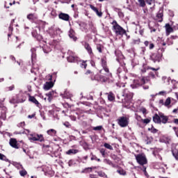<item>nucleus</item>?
I'll use <instances>...</instances> for the list:
<instances>
[{
	"mask_svg": "<svg viewBox=\"0 0 178 178\" xmlns=\"http://www.w3.org/2000/svg\"><path fill=\"white\" fill-rule=\"evenodd\" d=\"M32 36L36 38L38 41H41L42 40V36L40 35V27L36 26L32 31Z\"/></svg>",
	"mask_w": 178,
	"mask_h": 178,
	"instance_id": "6e6552de",
	"label": "nucleus"
},
{
	"mask_svg": "<svg viewBox=\"0 0 178 178\" xmlns=\"http://www.w3.org/2000/svg\"><path fill=\"white\" fill-rule=\"evenodd\" d=\"M9 144H10V147H13V148L19 149V146H17V140L15 138H10Z\"/></svg>",
	"mask_w": 178,
	"mask_h": 178,
	"instance_id": "6ab92c4d",
	"label": "nucleus"
},
{
	"mask_svg": "<svg viewBox=\"0 0 178 178\" xmlns=\"http://www.w3.org/2000/svg\"><path fill=\"white\" fill-rule=\"evenodd\" d=\"M109 79L111 78L106 77L104 75H96L95 76V80H97V81H100L101 83H106Z\"/></svg>",
	"mask_w": 178,
	"mask_h": 178,
	"instance_id": "f8f14e48",
	"label": "nucleus"
},
{
	"mask_svg": "<svg viewBox=\"0 0 178 178\" xmlns=\"http://www.w3.org/2000/svg\"><path fill=\"white\" fill-rule=\"evenodd\" d=\"M60 95L63 99H70L73 97V95L67 90H65L64 93H60Z\"/></svg>",
	"mask_w": 178,
	"mask_h": 178,
	"instance_id": "2eb2a0df",
	"label": "nucleus"
},
{
	"mask_svg": "<svg viewBox=\"0 0 178 178\" xmlns=\"http://www.w3.org/2000/svg\"><path fill=\"white\" fill-rule=\"evenodd\" d=\"M24 124H25V122H22L19 124H17V127H24Z\"/></svg>",
	"mask_w": 178,
	"mask_h": 178,
	"instance_id": "774afa93",
	"label": "nucleus"
},
{
	"mask_svg": "<svg viewBox=\"0 0 178 178\" xmlns=\"http://www.w3.org/2000/svg\"><path fill=\"white\" fill-rule=\"evenodd\" d=\"M19 175L22 177H24V176H26V175H27V171H26V170H24V169L19 170Z\"/></svg>",
	"mask_w": 178,
	"mask_h": 178,
	"instance_id": "c03bdc74",
	"label": "nucleus"
},
{
	"mask_svg": "<svg viewBox=\"0 0 178 178\" xmlns=\"http://www.w3.org/2000/svg\"><path fill=\"white\" fill-rule=\"evenodd\" d=\"M162 80L163 81H165V80H167L168 83H169V81H170V77L167 78L166 76H163Z\"/></svg>",
	"mask_w": 178,
	"mask_h": 178,
	"instance_id": "338daca9",
	"label": "nucleus"
},
{
	"mask_svg": "<svg viewBox=\"0 0 178 178\" xmlns=\"http://www.w3.org/2000/svg\"><path fill=\"white\" fill-rule=\"evenodd\" d=\"M165 30H166V33H168L169 34L170 33H173V28H172L170 26V24H165Z\"/></svg>",
	"mask_w": 178,
	"mask_h": 178,
	"instance_id": "2f4dec72",
	"label": "nucleus"
},
{
	"mask_svg": "<svg viewBox=\"0 0 178 178\" xmlns=\"http://www.w3.org/2000/svg\"><path fill=\"white\" fill-rule=\"evenodd\" d=\"M117 172H118L121 176H126V171L123 169L118 170Z\"/></svg>",
	"mask_w": 178,
	"mask_h": 178,
	"instance_id": "a19ab883",
	"label": "nucleus"
},
{
	"mask_svg": "<svg viewBox=\"0 0 178 178\" xmlns=\"http://www.w3.org/2000/svg\"><path fill=\"white\" fill-rule=\"evenodd\" d=\"M13 23H15V19L11 20L10 24L8 28L10 32L8 34V37H10V35H12V31H13Z\"/></svg>",
	"mask_w": 178,
	"mask_h": 178,
	"instance_id": "c85d7f7f",
	"label": "nucleus"
},
{
	"mask_svg": "<svg viewBox=\"0 0 178 178\" xmlns=\"http://www.w3.org/2000/svg\"><path fill=\"white\" fill-rule=\"evenodd\" d=\"M17 100H16V99H15L14 97H13L11 99H10V104H17Z\"/></svg>",
	"mask_w": 178,
	"mask_h": 178,
	"instance_id": "052dcab7",
	"label": "nucleus"
},
{
	"mask_svg": "<svg viewBox=\"0 0 178 178\" xmlns=\"http://www.w3.org/2000/svg\"><path fill=\"white\" fill-rule=\"evenodd\" d=\"M138 1L139 2V5L141 8H144L145 6V0H138Z\"/></svg>",
	"mask_w": 178,
	"mask_h": 178,
	"instance_id": "a18cd8bd",
	"label": "nucleus"
},
{
	"mask_svg": "<svg viewBox=\"0 0 178 178\" xmlns=\"http://www.w3.org/2000/svg\"><path fill=\"white\" fill-rule=\"evenodd\" d=\"M135 158L137 163L140 165V168L143 166H145L147 163H148V161L147 160V157L144 154H135Z\"/></svg>",
	"mask_w": 178,
	"mask_h": 178,
	"instance_id": "7ed1b4c3",
	"label": "nucleus"
},
{
	"mask_svg": "<svg viewBox=\"0 0 178 178\" xmlns=\"http://www.w3.org/2000/svg\"><path fill=\"white\" fill-rule=\"evenodd\" d=\"M74 160H70L69 162H68V165L69 166H73V165H74Z\"/></svg>",
	"mask_w": 178,
	"mask_h": 178,
	"instance_id": "69168bd1",
	"label": "nucleus"
},
{
	"mask_svg": "<svg viewBox=\"0 0 178 178\" xmlns=\"http://www.w3.org/2000/svg\"><path fill=\"white\" fill-rule=\"evenodd\" d=\"M47 97H56V91H50L48 93L46 94Z\"/></svg>",
	"mask_w": 178,
	"mask_h": 178,
	"instance_id": "c9c22d12",
	"label": "nucleus"
},
{
	"mask_svg": "<svg viewBox=\"0 0 178 178\" xmlns=\"http://www.w3.org/2000/svg\"><path fill=\"white\" fill-rule=\"evenodd\" d=\"M171 152L175 161H178V148L172 149Z\"/></svg>",
	"mask_w": 178,
	"mask_h": 178,
	"instance_id": "393cba45",
	"label": "nucleus"
},
{
	"mask_svg": "<svg viewBox=\"0 0 178 178\" xmlns=\"http://www.w3.org/2000/svg\"><path fill=\"white\" fill-rule=\"evenodd\" d=\"M90 159L91 161H97V162H101V159H98V157H97V156L95 155H92V157Z\"/></svg>",
	"mask_w": 178,
	"mask_h": 178,
	"instance_id": "49530a36",
	"label": "nucleus"
},
{
	"mask_svg": "<svg viewBox=\"0 0 178 178\" xmlns=\"http://www.w3.org/2000/svg\"><path fill=\"white\" fill-rule=\"evenodd\" d=\"M104 163H106L107 165H110V166L115 168V164H113V163H112V161L106 159H104Z\"/></svg>",
	"mask_w": 178,
	"mask_h": 178,
	"instance_id": "e433bc0d",
	"label": "nucleus"
},
{
	"mask_svg": "<svg viewBox=\"0 0 178 178\" xmlns=\"http://www.w3.org/2000/svg\"><path fill=\"white\" fill-rule=\"evenodd\" d=\"M50 15L52 16V17H56V16H58V14H56V10L54 9L51 10Z\"/></svg>",
	"mask_w": 178,
	"mask_h": 178,
	"instance_id": "de8ad7c7",
	"label": "nucleus"
},
{
	"mask_svg": "<svg viewBox=\"0 0 178 178\" xmlns=\"http://www.w3.org/2000/svg\"><path fill=\"white\" fill-rule=\"evenodd\" d=\"M165 106H169L170 105V98H168L165 102H164Z\"/></svg>",
	"mask_w": 178,
	"mask_h": 178,
	"instance_id": "8fccbe9b",
	"label": "nucleus"
},
{
	"mask_svg": "<svg viewBox=\"0 0 178 178\" xmlns=\"http://www.w3.org/2000/svg\"><path fill=\"white\" fill-rule=\"evenodd\" d=\"M97 49L100 54H102V45L98 44L97 46Z\"/></svg>",
	"mask_w": 178,
	"mask_h": 178,
	"instance_id": "603ef678",
	"label": "nucleus"
},
{
	"mask_svg": "<svg viewBox=\"0 0 178 178\" xmlns=\"http://www.w3.org/2000/svg\"><path fill=\"white\" fill-rule=\"evenodd\" d=\"M143 122L145 124H148V123H149V122H151V120L146 118V119L143 120Z\"/></svg>",
	"mask_w": 178,
	"mask_h": 178,
	"instance_id": "13d9d810",
	"label": "nucleus"
},
{
	"mask_svg": "<svg viewBox=\"0 0 178 178\" xmlns=\"http://www.w3.org/2000/svg\"><path fill=\"white\" fill-rule=\"evenodd\" d=\"M67 60L70 63H74V62H77L78 58L73 56H70L67 58Z\"/></svg>",
	"mask_w": 178,
	"mask_h": 178,
	"instance_id": "a878e982",
	"label": "nucleus"
},
{
	"mask_svg": "<svg viewBox=\"0 0 178 178\" xmlns=\"http://www.w3.org/2000/svg\"><path fill=\"white\" fill-rule=\"evenodd\" d=\"M63 124L65 126V127H67V129L72 128V124H70L69 122H65Z\"/></svg>",
	"mask_w": 178,
	"mask_h": 178,
	"instance_id": "864d4df0",
	"label": "nucleus"
},
{
	"mask_svg": "<svg viewBox=\"0 0 178 178\" xmlns=\"http://www.w3.org/2000/svg\"><path fill=\"white\" fill-rule=\"evenodd\" d=\"M59 19L61 20H64L65 22H69V19H70V16L68 14L61 13L58 15Z\"/></svg>",
	"mask_w": 178,
	"mask_h": 178,
	"instance_id": "a211bd4d",
	"label": "nucleus"
},
{
	"mask_svg": "<svg viewBox=\"0 0 178 178\" xmlns=\"http://www.w3.org/2000/svg\"><path fill=\"white\" fill-rule=\"evenodd\" d=\"M148 69H150V70H154V72H157V70L159 68H154V67H145L141 70V72L142 73H145V72H147V70H148Z\"/></svg>",
	"mask_w": 178,
	"mask_h": 178,
	"instance_id": "c756f323",
	"label": "nucleus"
},
{
	"mask_svg": "<svg viewBox=\"0 0 178 178\" xmlns=\"http://www.w3.org/2000/svg\"><path fill=\"white\" fill-rule=\"evenodd\" d=\"M117 122L120 127H127L129 126V119L127 117L122 116L119 117Z\"/></svg>",
	"mask_w": 178,
	"mask_h": 178,
	"instance_id": "39448f33",
	"label": "nucleus"
},
{
	"mask_svg": "<svg viewBox=\"0 0 178 178\" xmlns=\"http://www.w3.org/2000/svg\"><path fill=\"white\" fill-rule=\"evenodd\" d=\"M79 149H70L66 152L67 155H76V154H78Z\"/></svg>",
	"mask_w": 178,
	"mask_h": 178,
	"instance_id": "b1692460",
	"label": "nucleus"
},
{
	"mask_svg": "<svg viewBox=\"0 0 178 178\" xmlns=\"http://www.w3.org/2000/svg\"><path fill=\"white\" fill-rule=\"evenodd\" d=\"M102 129H104L102 125L92 127V130H94V131H101V130H102Z\"/></svg>",
	"mask_w": 178,
	"mask_h": 178,
	"instance_id": "4c0bfd02",
	"label": "nucleus"
},
{
	"mask_svg": "<svg viewBox=\"0 0 178 178\" xmlns=\"http://www.w3.org/2000/svg\"><path fill=\"white\" fill-rule=\"evenodd\" d=\"M138 61L137 59L134 58L131 60V65L133 66V67H134V66H137V65H138Z\"/></svg>",
	"mask_w": 178,
	"mask_h": 178,
	"instance_id": "79ce46f5",
	"label": "nucleus"
},
{
	"mask_svg": "<svg viewBox=\"0 0 178 178\" xmlns=\"http://www.w3.org/2000/svg\"><path fill=\"white\" fill-rule=\"evenodd\" d=\"M90 9H92V11H94L95 13L97 12L98 10V8H97V7L92 6V5H90Z\"/></svg>",
	"mask_w": 178,
	"mask_h": 178,
	"instance_id": "4d7b16f0",
	"label": "nucleus"
},
{
	"mask_svg": "<svg viewBox=\"0 0 178 178\" xmlns=\"http://www.w3.org/2000/svg\"><path fill=\"white\" fill-rule=\"evenodd\" d=\"M92 172V167H88L84 168L82 171L81 173H91Z\"/></svg>",
	"mask_w": 178,
	"mask_h": 178,
	"instance_id": "f704fd0d",
	"label": "nucleus"
},
{
	"mask_svg": "<svg viewBox=\"0 0 178 178\" xmlns=\"http://www.w3.org/2000/svg\"><path fill=\"white\" fill-rule=\"evenodd\" d=\"M0 111H1L0 119L1 120H6V112L8 111V108L6 106L1 104V106H0Z\"/></svg>",
	"mask_w": 178,
	"mask_h": 178,
	"instance_id": "9b49d317",
	"label": "nucleus"
},
{
	"mask_svg": "<svg viewBox=\"0 0 178 178\" xmlns=\"http://www.w3.org/2000/svg\"><path fill=\"white\" fill-rule=\"evenodd\" d=\"M29 100L30 101V102H32L33 104H35V105L39 106L40 105V102H38V100L35 99V97L29 95Z\"/></svg>",
	"mask_w": 178,
	"mask_h": 178,
	"instance_id": "cd10ccee",
	"label": "nucleus"
},
{
	"mask_svg": "<svg viewBox=\"0 0 178 178\" xmlns=\"http://www.w3.org/2000/svg\"><path fill=\"white\" fill-rule=\"evenodd\" d=\"M147 83H149V81L148 80H145V78L142 77L138 79L134 80L133 83L131 84V87L133 89L138 88V87H140L143 84H147Z\"/></svg>",
	"mask_w": 178,
	"mask_h": 178,
	"instance_id": "20e7f679",
	"label": "nucleus"
},
{
	"mask_svg": "<svg viewBox=\"0 0 178 178\" xmlns=\"http://www.w3.org/2000/svg\"><path fill=\"white\" fill-rule=\"evenodd\" d=\"M6 90V91H13V90H15V85H12L10 87H7Z\"/></svg>",
	"mask_w": 178,
	"mask_h": 178,
	"instance_id": "3c124183",
	"label": "nucleus"
},
{
	"mask_svg": "<svg viewBox=\"0 0 178 178\" xmlns=\"http://www.w3.org/2000/svg\"><path fill=\"white\" fill-rule=\"evenodd\" d=\"M101 62H102V67H105L108 66V65H106V60L104 58H102Z\"/></svg>",
	"mask_w": 178,
	"mask_h": 178,
	"instance_id": "09e8293b",
	"label": "nucleus"
},
{
	"mask_svg": "<svg viewBox=\"0 0 178 178\" xmlns=\"http://www.w3.org/2000/svg\"><path fill=\"white\" fill-rule=\"evenodd\" d=\"M26 18L31 22H34V20H37V19H38V15L35 13H30L27 15Z\"/></svg>",
	"mask_w": 178,
	"mask_h": 178,
	"instance_id": "f3484780",
	"label": "nucleus"
},
{
	"mask_svg": "<svg viewBox=\"0 0 178 178\" xmlns=\"http://www.w3.org/2000/svg\"><path fill=\"white\" fill-rule=\"evenodd\" d=\"M35 51H37L35 48H32L31 49L32 63H34V62H35V60L37 59V54H35Z\"/></svg>",
	"mask_w": 178,
	"mask_h": 178,
	"instance_id": "412c9836",
	"label": "nucleus"
},
{
	"mask_svg": "<svg viewBox=\"0 0 178 178\" xmlns=\"http://www.w3.org/2000/svg\"><path fill=\"white\" fill-rule=\"evenodd\" d=\"M140 112H142L143 115H145V113H147V109L144 107H141L140 108Z\"/></svg>",
	"mask_w": 178,
	"mask_h": 178,
	"instance_id": "6e6d98bb",
	"label": "nucleus"
},
{
	"mask_svg": "<svg viewBox=\"0 0 178 178\" xmlns=\"http://www.w3.org/2000/svg\"><path fill=\"white\" fill-rule=\"evenodd\" d=\"M149 130L151 131V133H153L154 134H155V133H158V129L152 127L151 129L149 128Z\"/></svg>",
	"mask_w": 178,
	"mask_h": 178,
	"instance_id": "5fc2aeb1",
	"label": "nucleus"
},
{
	"mask_svg": "<svg viewBox=\"0 0 178 178\" xmlns=\"http://www.w3.org/2000/svg\"><path fill=\"white\" fill-rule=\"evenodd\" d=\"M121 67H119L117 69L116 71V74L118 75V76L119 77V79H120L121 77H122V74H123V70L124 69V63H123L122 64H120Z\"/></svg>",
	"mask_w": 178,
	"mask_h": 178,
	"instance_id": "4468645a",
	"label": "nucleus"
},
{
	"mask_svg": "<svg viewBox=\"0 0 178 178\" xmlns=\"http://www.w3.org/2000/svg\"><path fill=\"white\" fill-rule=\"evenodd\" d=\"M140 169H141V170H143V172H144V175L145 176H148V172H147V166L140 167Z\"/></svg>",
	"mask_w": 178,
	"mask_h": 178,
	"instance_id": "37998d69",
	"label": "nucleus"
},
{
	"mask_svg": "<svg viewBox=\"0 0 178 178\" xmlns=\"http://www.w3.org/2000/svg\"><path fill=\"white\" fill-rule=\"evenodd\" d=\"M108 95V101H115V95L112 92L106 93Z\"/></svg>",
	"mask_w": 178,
	"mask_h": 178,
	"instance_id": "72a5a7b5",
	"label": "nucleus"
},
{
	"mask_svg": "<svg viewBox=\"0 0 178 178\" xmlns=\"http://www.w3.org/2000/svg\"><path fill=\"white\" fill-rule=\"evenodd\" d=\"M104 147H105V148L107 149H110V151H113V147H112V145H111L109 143H104Z\"/></svg>",
	"mask_w": 178,
	"mask_h": 178,
	"instance_id": "58836bf2",
	"label": "nucleus"
},
{
	"mask_svg": "<svg viewBox=\"0 0 178 178\" xmlns=\"http://www.w3.org/2000/svg\"><path fill=\"white\" fill-rule=\"evenodd\" d=\"M113 26V30L116 35H124L126 34V30L123 29V27L120 26L119 24H118V22L114 20L112 22Z\"/></svg>",
	"mask_w": 178,
	"mask_h": 178,
	"instance_id": "f257e3e1",
	"label": "nucleus"
},
{
	"mask_svg": "<svg viewBox=\"0 0 178 178\" xmlns=\"http://www.w3.org/2000/svg\"><path fill=\"white\" fill-rule=\"evenodd\" d=\"M160 120L161 123H163V124H166L169 120V118L165 115L164 113H160Z\"/></svg>",
	"mask_w": 178,
	"mask_h": 178,
	"instance_id": "dca6fc26",
	"label": "nucleus"
},
{
	"mask_svg": "<svg viewBox=\"0 0 178 178\" xmlns=\"http://www.w3.org/2000/svg\"><path fill=\"white\" fill-rule=\"evenodd\" d=\"M81 67H83V69H86V67H87V63H86L85 61H83V62L81 63Z\"/></svg>",
	"mask_w": 178,
	"mask_h": 178,
	"instance_id": "bf43d9fd",
	"label": "nucleus"
},
{
	"mask_svg": "<svg viewBox=\"0 0 178 178\" xmlns=\"http://www.w3.org/2000/svg\"><path fill=\"white\" fill-rule=\"evenodd\" d=\"M68 35L71 40H73V41H76L77 38L76 37L74 31L73 29H70L68 32Z\"/></svg>",
	"mask_w": 178,
	"mask_h": 178,
	"instance_id": "4be33fe9",
	"label": "nucleus"
},
{
	"mask_svg": "<svg viewBox=\"0 0 178 178\" xmlns=\"http://www.w3.org/2000/svg\"><path fill=\"white\" fill-rule=\"evenodd\" d=\"M53 75L49 74L47 76V79L49 80V82H46L44 84L43 88L45 91H48V90H51L52 87H54V82H52Z\"/></svg>",
	"mask_w": 178,
	"mask_h": 178,
	"instance_id": "0eeeda50",
	"label": "nucleus"
},
{
	"mask_svg": "<svg viewBox=\"0 0 178 178\" xmlns=\"http://www.w3.org/2000/svg\"><path fill=\"white\" fill-rule=\"evenodd\" d=\"M133 92H131L127 89H124L122 92V97H124V99H122V104H130L131 101H133Z\"/></svg>",
	"mask_w": 178,
	"mask_h": 178,
	"instance_id": "f03ea898",
	"label": "nucleus"
},
{
	"mask_svg": "<svg viewBox=\"0 0 178 178\" xmlns=\"http://www.w3.org/2000/svg\"><path fill=\"white\" fill-rule=\"evenodd\" d=\"M156 19L159 23L163 21V11L162 10H160L157 13Z\"/></svg>",
	"mask_w": 178,
	"mask_h": 178,
	"instance_id": "aec40b11",
	"label": "nucleus"
},
{
	"mask_svg": "<svg viewBox=\"0 0 178 178\" xmlns=\"http://www.w3.org/2000/svg\"><path fill=\"white\" fill-rule=\"evenodd\" d=\"M99 152L102 154L103 158H106V155H108V152H106V149L104 148H102L99 149Z\"/></svg>",
	"mask_w": 178,
	"mask_h": 178,
	"instance_id": "473e14b6",
	"label": "nucleus"
},
{
	"mask_svg": "<svg viewBox=\"0 0 178 178\" xmlns=\"http://www.w3.org/2000/svg\"><path fill=\"white\" fill-rule=\"evenodd\" d=\"M96 15H97L99 16V17H102V12L99 11V10H97L95 12Z\"/></svg>",
	"mask_w": 178,
	"mask_h": 178,
	"instance_id": "e2e57ef3",
	"label": "nucleus"
},
{
	"mask_svg": "<svg viewBox=\"0 0 178 178\" xmlns=\"http://www.w3.org/2000/svg\"><path fill=\"white\" fill-rule=\"evenodd\" d=\"M84 48L86 49V51H88L89 54L92 55V49H91V47L88 43L85 42Z\"/></svg>",
	"mask_w": 178,
	"mask_h": 178,
	"instance_id": "bb28decb",
	"label": "nucleus"
},
{
	"mask_svg": "<svg viewBox=\"0 0 178 178\" xmlns=\"http://www.w3.org/2000/svg\"><path fill=\"white\" fill-rule=\"evenodd\" d=\"M83 116H84L83 114L79 115L77 111H72L71 115H70V118L71 120H72V122H76V119L83 120V119H81Z\"/></svg>",
	"mask_w": 178,
	"mask_h": 178,
	"instance_id": "1a4fd4ad",
	"label": "nucleus"
},
{
	"mask_svg": "<svg viewBox=\"0 0 178 178\" xmlns=\"http://www.w3.org/2000/svg\"><path fill=\"white\" fill-rule=\"evenodd\" d=\"M30 136L31 137L29 138L30 141H40V143H44L45 140L42 134H31Z\"/></svg>",
	"mask_w": 178,
	"mask_h": 178,
	"instance_id": "423d86ee",
	"label": "nucleus"
},
{
	"mask_svg": "<svg viewBox=\"0 0 178 178\" xmlns=\"http://www.w3.org/2000/svg\"><path fill=\"white\" fill-rule=\"evenodd\" d=\"M47 133L49 136H51L52 137L56 136V130L54 129L47 130Z\"/></svg>",
	"mask_w": 178,
	"mask_h": 178,
	"instance_id": "7c9ffc66",
	"label": "nucleus"
},
{
	"mask_svg": "<svg viewBox=\"0 0 178 178\" xmlns=\"http://www.w3.org/2000/svg\"><path fill=\"white\" fill-rule=\"evenodd\" d=\"M150 59L155 63L162 60V55L159 53H153L150 56Z\"/></svg>",
	"mask_w": 178,
	"mask_h": 178,
	"instance_id": "9d476101",
	"label": "nucleus"
},
{
	"mask_svg": "<svg viewBox=\"0 0 178 178\" xmlns=\"http://www.w3.org/2000/svg\"><path fill=\"white\" fill-rule=\"evenodd\" d=\"M99 176H100V177H104V176H105V172H102V171H99L98 172Z\"/></svg>",
	"mask_w": 178,
	"mask_h": 178,
	"instance_id": "0e129e2a",
	"label": "nucleus"
},
{
	"mask_svg": "<svg viewBox=\"0 0 178 178\" xmlns=\"http://www.w3.org/2000/svg\"><path fill=\"white\" fill-rule=\"evenodd\" d=\"M118 16L119 17H120L121 19H123V17H124V14H123V13L122 11H119L118 12Z\"/></svg>",
	"mask_w": 178,
	"mask_h": 178,
	"instance_id": "680f3d73",
	"label": "nucleus"
},
{
	"mask_svg": "<svg viewBox=\"0 0 178 178\" xmlns=\"http://www.w3.org/2000/svg\"><path fill=\"white\" fill-rule=\"evenodd\" d=\"M153 122L154 123H157V124H161V113L158 114H155L153 117Z\"/></svg>",
	"mask_w": 178,
	"mask_h": 178,
	"instance_id": "5701e85b",
	"label": "nucleus"
},
{
	"mask_svg": "<svg viewBox=\"0 0 178 178\" xmlns=\"http://www.w3.org/2000/svg\"><path fill=\"white\" fill-rule=\"evenodd\" d=\"M0 159L1 161H5V162H9V159H8V158H6V156H5L4 154H2L0 153Z\"/></svg>",
	"mask_w": 178,
	"mask_h": 178,
	"instance_id": "ea45409f",
	"label": "nucleus"
},
{
	"mask_svg": "<svg viewBox=\"0 0 178 178\" xmlns=\"http://www.w3.org/2000/svg\"><path fill=\"white\" fill-rule=\"evenodd\" d=\"M104 72H106V76L108 77V79H112V73L109 72V68H108V66L103 67V69L100 70V73L102 74H104Z\"/></svg>",
	"mask_w": 178,
	"mask_h": 178,
	"instance_id": "ddd939ff",
	"label": "nucleus"
}]
</instances>
